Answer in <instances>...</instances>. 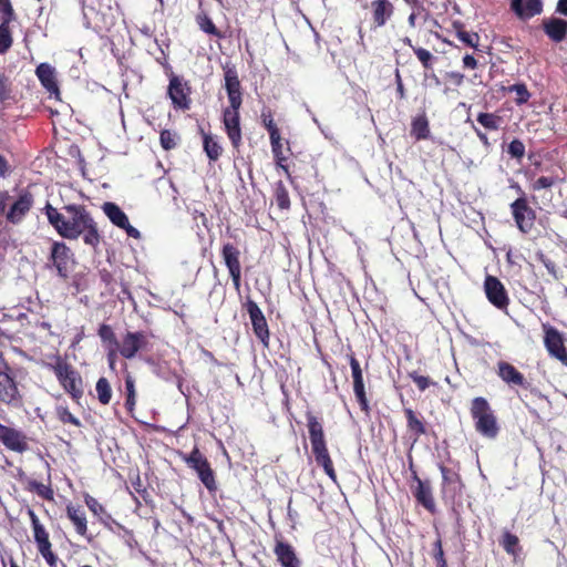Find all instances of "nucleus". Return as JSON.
I'll list each match as a JSON object with an SVG mask.
<instances>
[{
    "mask_svg": "<svg viewBox=\"0 0 567 567\" xmlns=\"http://www.w3.org/2000/svg\"><path fill=\"white\" fill-rule=\"evenodd\" d=\"M224 80L229 106L223 111V124L231 146L239 151L243 144L239 113L243 104V92L238 72L234 65L224 66Z\"/></svg>",
    "mask_w": 567,
    "mask_h": 567,
    "instance_id": "1",
    "label": "nucleus"
},
{
    "mask_svg": "<svg viewBox=\"0 0 567 567\" xmlns=\"http://www.w3.org/2000/svg\"><path fill=\"white\" fill-rule=\"evenodd\" d=\"M97 336L106 354H136L140 351H150L154 338L148 331H126L118 339L114 328L105 322L99 326Z\"/></svg>",
    "mask_w": 567,
    "mask_h": 567,
    "instance_id": "2",
    "label": "nucleus"
},
{
    "mask_svg": "<svg viewBox=\"0 0 567 567\" xmlns=\"http://www.w3.org/2000/svg\"><path fill=\"white\" fill-rule=\"evenodd\" d=\"M70 218L66 219L56 208L50 203L44 206V213L50 225L56 233L66 239H78L82 235V229L89 221H92V216L84 205L69 204L63 207Z\"/></svg>",
    "mask_w": 567,
    "mask_h": 567,
    "instance_id": "3",
    "label": "nucleus"
},
{
    "mask_svg": "<svg viewBox=\"0 0 567 567\" xmlns=\"http://www.w3.org/2000/svg\"><path fill=\"white\" fill-rule=\"evenodd\" d=\"M306 419L315 461L318 466L322 467L329 478L336 483L337 473L327 446L322 422L310 411L306 413Z\"/></svg>",
    "mask_w": 567,
    "mask_h": 567,
    "instance_id": "4",
    "label": "nucleus"
},
{
    "mask_svg": "<svg viewBox=\"0 0 567 567\" xmlns=\"http://www.w3.org/2000/svg\"><path fill=\"white\" fill-rule=\"evenodd\" d=\"M470 414L478 434L489 440L497 437L501 431L498 419L485 398L476 396L471 401Z\"/></svg>",
    "mask_w": 567,
    "mask_h": 567,
    "instance_id": "5",
    "label": "nucleus"
},
{
    "mask_svg": "<svg viewBox=\"0 0 567 567\" xmlns=\"http://www.w3.org/2000/svg\"><path fill=\"white\" fill-rule=\"evenodd\" d=\"M51 364L60 385L75 403H80L84 395V382L80 372L66 361L68 357H55Z\"/></svg>",
    "mask_w": 567,
    "mask_h": 567,
    "instance_id": "6",
    "label": "nucleus"
},
{
    "mask_svg": "<svg viewBox=\"0 0 567 567\" xmlns=\"http://www.w3.org/2000/svg\"><path fill=\"white\" fill-rule=\"evenodd\" d=\"M192 86L189 81L175 73H171L167 86V96L176 111L186 112L192 107Z\"/></svg>",
    "mask_w": 567,
    "mask_h": 567,
    "instance_id": "7",
    "label": "nucleus"
},
{
    "mask_svg": "<svg viewBox=\"0 0 567 567\" xmlns=\"http://www.w3.org/2000/svg\"><path fill=\"white\" fill-rule=\"evenodd\" d=\"M184 461L188 467L193 468L197 473L199 481L209 492L217 491L215 472L213 471L207 457L197 446H195L192 452L184 457Z\"/></svg>",
    "mask_w": 567,
    "mask_h": 567,
    "instance_id": "8",
    "label": "nucleus"
},
{
    "mask_svg": "<svg viewBox=\"0 0 567 567\" xmlns=\"http://www.w3.org/2000/svg\"><path fill=\"white\" fill-rule=\"evenodd\" d=\"M511 214L517 229L523 234H529L537 218L536 210L530 207L527 197H518L511 205Z\"/></svg>",
    "mask_w": 567,
    "mask_h": 567,
    "instance_id": "9",
    "label": "nucleus"
},
{
    "mask_svg": "<svg viewBox=\"0 0 567 567\" xmlns=\"http://www.w3.org/2000/svg\"><path fill=\"white\" fill-rule=\"evenodd\" d=\"M153 373L164 380L181 379L182 360L175 357H145Z\"/></svg>",
    "mask_w": 567,
    "mask_h": 567,
    "instance_id": "10",
    "label": "nucleus"
},
{
    "mask_svg": "<svg viewBox=\"0 0 567 567\" xmlns=\"http://www.w3.org/2000/svg\"><path fill=\"white\" fill-rule=\"evenodd\" d=\"M71 248L63 241H53L50 250L49 261L56 269L58 275L66 279L74 264Z\"/></svg>",
    "mask_w": 567,
    "mask_h": 567,
    "instance_id": "11",
    "label": "nucleus"
},
{
    "mask_svg": "<svg viewBox=\"0 0 567 567\" xmlns=\"http://www.w3.org/2000/svg\"><path fill=\"white\" fill-rule=\"evenodd\" d=\"M220 254L233 281V286L235 290L239 292L241 288V252L236 245L225 243L221 247Z\"/></svg>",
    "mask_w": 567,
    "mask_h": 567,
    "instance_id": "12",
    "label": "nucleus"
},
{
    "mask_svg": "<svg viewBox=\"0 0 567 567\" xmlns=\"http://www.w3.org/2000/svg\"><path fill=\"white\" fill-rule=\"evenodd\" d=\"M484 292L487 300L497 309L505 310L509 305V297L503 282L495 276L486 275Z\"/></svg>",
    "mask_w": 567,
    "mask_h": 567,
    "instance_id": "13",
    "label": "nucleus"
},
{
    "mask_svg": "<svg viewBox=\"0 0 567 567\" xmlns=\"http://www.w3.org/2000/svg\"><path fill=\"white\" fill-rule=\"evenodd\" d=\"M363 8L369 10L371 30L384 27L394 14V6L390 0H372Z\"/></svg>",
    "mask_w": 567,
    "mask_h": 567,
    "instance_id": "14",
    "label": "nucleus"
},
{
    "mask_svg": "<svg viewBox=\"0 0 567 567\" xmlns=\"http://www.w3.org/2000/svg\"><path fill=\"white\" fill-rule=\"evenodd\" d=\"M102 210L111 220V223L114 226L125 230L128 237L134 239L141 238L140 230L130 224L127 215L120 208L118 205L112 202H105L102 206Z\"/></svg>",
    "mask_w": 567,
    "mask_h": 567,
    "instance_id": "15",
    "label": "nucleus"
},
{
    "mask_svg": "<svg viewBox=\"0 0 567 567\" xmlns=\"http://www.w3.org/2000/svg\"><path fill=\"white\" fill-rule=\"evenodd\" d=\"M245 307L249 315L255 336L262 342L265 347H268L269 329L261 309L251 299L247 300Z\"/></svg>",
    "mask_w": 567,
    "mask_h": 567,
    "instance_id": "16",
    "label": "nucleus"
},
{
    "mask_svg": "<svg viewBox=\"0 0 567 567\" xmlns=\"http://www.w3.org/2000/svg\"><path fill=\"white\" fill-rule=\"evenodd\" d=\"M33 537L39 554L49 565V567H56L59 557L52 549V543L45 527L42 525L33 529Z\"/></svg>",
    "mask_w": 567,
    "mask_h": 567,
    "instance_id": "17",
    "label": "nucleus"
},
{
    "mask_svg": "<svg viewBox=\"0 0 567 567\" xmlns=\"http://www.w3.org/2000/svg\"><path fill=\"white\" fill-rule=\"evenodd\" d=\"M274 554L281 567H300L301 560L297 556L295 547L284 540L282 536L275 537Z\"/></svg>",
    "mask_w": 567,
    "mask_h": 567,
    "instance_id": "18",
    "label": "nucleus"
},
{
    "mask_svg": "<svg viewBox=\"0 0 567 567\" xmlns=\"http://www.w3.org/2000/svg\"><path fill=\"white\" fill-rule=\"evenodd\" d=\"M410 468L412 471V478L416 482V487L413 489V496L425 509L430 513L435 512V502L432 495V488L429 481H422L416 471L413 470V463L410 462Z\"/></svg>",
    "mask_w": 567,
    "mask_h": 567,
    "instance_id": "19",
    "label": "nucleus"
},
{
    "mask_svg": "<svg viewBox=\"0 0 567 567\" xmlns=\"http://www.w3.org/2000/svg\"><path fill=\"white\" fill-rule=\"evenodd\" d=\"M1 442L8 450L17 453H24L29 450L27 435L14 427L3 424L1 426Z\"/></svg>",
    "mask_w": 567,
    "mask_h": 567,
    "instance_id": "20",
    "label": "nucleus"
},
{
    "mask_svg": "<svg viewBox=\"0 0 567 567\" xmlns=\"http://www.w3.org/2000/svg\"><path fill=\"white\" fill-rule=\"evenodd\" d=\"M33 203V195L28 190H23L7 213V220L13 225L21 223L32 208Z\"/></svg>",
    "mask_w": 567,
    "mask_h": 567,
    "instance_id": "21",
    "label": "nucleus"
},
{
    "mask_svg": "<svg viewBox=\"0 0 567 567\" xmlns=\"http://www.w3.org/2000/svg\"><path fill=\"white\" fill-rule=\"evenodd\" d=\"M439 468L442 474V495L453 499L463 487L461 475L444 464H439Z\"/></svg>",
    "mask_w": 567,
    "mask_h": 567,
    "instance_id": "22",
    "label": "nucleus"
},
{
    "mask_svg": "<svg viewBox=\"0 0 567 567\" xmlns=\"http://www.w3.org/2000/svg\"><path fill=\"white\" fill-rule=\"evenodd\" d=\"M350 367H351L352 379H353L354 395L357 398V401H358L361 410L368 414L370 411V408H369V402H368L365 389H364L363 373H362L360 363L355 359V357H350Z\"/></svg>",
    "mask_w": 567,
    "mask_h": 567,
    "instance_id": "23",
    "label": "nucleus"
},
{
    "mask_svg": "<svg viewBox=\"0 0 567 567\" xmlns=\"http://www.w3.org/2000/svg\"><path fill=\"white\" fill-rule=\"evenodd\" d=\"M544 343L549 354H567L561 332L553 326L544 324Z\"/></svg>",
    "mask_w": 567,
    "mask_h": 567,
    "instance_id": "24",
    "label": "nucleus"
},
{
    "mask_svg": "<svg viewBox=\"0 0 567 567\" xmlns=\"http://www.w3.org/2000/svg\"><path fill=\"white\" fill-rule=\"evenodd\" d=\"M511 9L522 20H528L543 11L542 0H512Z\"/></svg>",
    "mask_w": 567,
    "mask_h": 567,
    "instance_id": "25",
    "label": "nucleus"
},
{
    "mask_svg": "<svg viewBox=\"0 0 567 567\" xmlns=\"http://www.w3.org/2000/svg\"><path fill=\"white\" fill-rule=\"evenodd\" d=\"M35 74L42 86L51 94L59 95L60 90L55 76V69L49 63H41L35 69Z\"/></svg>",
    "mask_w": 567,
    "mask_h": 567,
    "instance_id": "26",
    "label": "nucleus"
},
{
    "mask_svg": "<svg viewBox=\"0 0 567 567\" xmlns=\"http://www.w3.org/2000/svg\"><path fill=\"white\" fill-rule=\"evenodd\" d=\"M498 375L511 386L528 388V382L524 375L511 363L502 361L498 363Z\"/></svg>",
    "mask_w": 567,
    "mask_h": 567,
    "instance_id": "27",
    "label": "nucleus"
},
{
    "mask_svg": "<svg viewBox=\"0 0 567 567\" xmlns=\"http://www.w3.org/2000/svg\"><path fill=\"white\" fill-rule=\"evenodd\" d=\"M404 416L406 420V427L413 441L416 442L422 435L427 433L426 424L423 417L414 412L411 408H404Z\"/></svg>",
    "mask_w": 567,
    "mask_h": 567,
    "instance_id": "28",
    "label": "nucleus"
},
{
    "mask_svg": "<svg viewBox=\"0 0 567 567\" xmlns=\"http://www.w3.org/2000/svg\"><path fill=\"white\" fill-rule=\"evenodd\" d=\"M17 395V384L9 373L8 365H6V371L0 369V401L9 404L16 400Z\"/></svg>",
    "mask_w": 567,
    "mask_h": 567,
    "instance_id": "29",
    "label": "nucleus"
},
{
    "mask_svg": "<svg viewBox=\"0 0 567 567\" xmlns=\"http://www.w3.org/2000/svg\"><path fill=\"white\" fill-rule=\"evenodd\" d=\"M543 29L551 41L558 43L566 37L567 21L558 18H550L543 21Z\"/></svg>",
    "mask_w": 567,
    "mask_h": 567,
    "instance_id": "30",
    "label": "nucleus"
},
{
    "mask_svg": "<svg viewBox=\"0 0 567 567\" xmlns=\"http://www.w3.org/2000/svg\"><path fill=\"white\" fill-rule=\"evenodd\" d=\"M66 516L73 523L79 535L84 536L87 533V524L84 512L80 506L72 504L66 506Z\"/></svg>",
    "mask_w": 567,
    "mask_h": 567,
    "instance_id": "31",
    "label": "nucleus"
},
{
    "mask_svg": "<svg viewBox=\"0 0 567 567\" xmlns=\"http://www.w3.org/2000/svg\"><path fill=\"white\" fill-rule=\"evenodd\" d=\"M410 134L415 138V141H422L430 137L429 120L425 114L412 118Z\"/></svg>",
    "mask_w": 567,
    "mask_h": 567,
    "instance_id": "32",
    "label": "nucleus"
},
{
    "mask_svg": "<svg viewBox=\"0 0 567 567\" xmlns=\"http://www.w3.org/2000/svg\"><path fill=\"white\" fill-rule=\"evenodd\" d=\"M24 488L28 492L35 493L38 496L45 501H54V491L50 484L45 485L35 480L28 478Z\"/></svg>",
    "mask_w": 567,
    "mask_h": 567,
    "instance_id": "33",
    "label": "nucleus"
},
{
    "mask_svg": "<svg viewBox=\"0 0 567 567\" xmlns=\"http://www.w3.org/2000/svg\"><path fill=\"white\" fill-rule=\"evenodd\" d=\"M499 544L503 549L514 558H516L522 551L518 537L508 530L503 533L502 538L499 539Z\"/></svg>",
    "mask_w": 567,
    "mask_h": 567,
    "instance_id": "34",
    "label": "nucleus"
},
{
    "mask_svg": "<svg viewBox=\"0 0 567 567\" xmlns=\"http://www.w3.org/2000/svg\"><path fill=\"white\" fill-rule=\"evenodd\" d=\"M203 147L207 157L212 162H216L221 156L223 147L213 138L212 135L205 132H203Z\"/></svg>",
    "mask_w": 567,
    "mask_h": 567,
    "instance_id": "35",
    "label": "nucleus"
},
{
    "mask_svg": "<svg viewBox=\"0 0 567 567\" xmlns=\"http://www.w3.org/2000/svg\"><path fill=\"white\" fill-rule=\"evenodd\" d=\"M82 236L85 245L93 248H96L100 245L102 237L93 218L92 221H89L85 227H83Z\"/></svg>",
    "mask_w": 567,
    "mask_h": 567,
    "instance_id": "36",
    "label": "nucleus"
},
{
    "mask_svg": "<svg viewBox=\"0 0 567 567\" xmlns=\"http://www.w3.org/2000/svg\"><path fill=\"white\" fill-rule=\"evenodd\" d=\"M196 23L203 32L209 35L216 37L218 39H221L224 37L220 30L217 29V27L214 24L213 20L208 17L206 12H200L196 16Z\"/></svg>",
    "mask_w": 567,
    "mask_h": 567,
    "instance_id": "37",
    "label": "nucleus"
},
{
    "mask_svg": "<svg viewBox=\"0 0 567 567\" xmlns=\"http://www.w3.org/2000/svg\"><path fill=\"white\" fill-rule=\"evenodd\" d=\"M412 51L422 64L425 75H427L429 71H433V66L437 61V58L434 54L422 47H412Z\"/></svg>",
    "mask_w": 567,
    "mask_h": 567,
    "instance_id": "38",
    "label": "nucleus"
},
{
    "mask_svg": "<svg viewBox=\"0 0 567 567\" xmlns=\"http://www.w3.org/2000/svg\"><path fill=\"white\" fill-rule=\"evenodd\" d=\"M476 121L488 131H497L501 128L503 117L496 113H478Z\"/></svg>",
    "mask_w": 567,
    "mask_h": 567,
    "instance_id": "39",
    "label": "nucleus"
},
{
    "mask_svg": "<svg viewBox=\"0 0 567 567\" xmlns=\"http://www.w3.org/2000/svg\"><path fill=\"white\" fill-rule=\"evenodd\" d=\"M95 391L97 394V400L101 404L107 405L111 402L112 388L106 378L101 377L97 380V382L95 384Z\"/></svg>",
    "mask_w": 567,
    "mask_h": 567,
    "instance_id": "40",
    "label": "nucleus"
},
{
    "mask_svg": "<svg viewBox=\"0 0 567 567\" xmlns=\"http://www.w3.org/2000/svg\"><path fill=\"white\" fill-rule=\"evenodd\" d=\"M274 196L279 209L286 210L290 208L289 193L281 181L276 183Z\"/></svg>",
    "mask_w": 567,
    "mask_h": 567,
    "instance_id": "41",
    "label": "nucleus"
},
{
    "mask_svg": "<svg viewBox=\"0 0 567 567\" xmlns=\"http://www.w3.org/2000/svg\"><path fill=\"white\" fill-rule=\"evenodd\" d=\"M260 118H261V123H262L264 127L267 130V132L269 134V138L280 134V131H279L277 124L275 123L274 113H272L271 109L264 107L261 110Z\"/></svg>",
    "mask_w": 567,
    "mask_h": 567,
    "instance_id": "42",
    "label": "nucleus"
},
{
    "mask_svg": "<svg viewBox=\"0 0 567 567\" xmlns=\"http://www.w3.org/2000/svg\"><path fill=\"white\" fill-rule=\"evenodd\" d=\"M509 93H515V103L523 105L530 99V92L528 91L525 83H515L508 87H504Z\"/></svg>",
    "mask_w": 567,
    "mask_h": 567,
    "instance_id": "43",
    "label": "nucleus"
},
{
    "mask_svg": "<svg viewBox=\"0 0 567 567\" xmlns=\"http://www.w3.org/2000/svg\"><path fill=\"white\" fill-rule=\"evenodd\" d=\"M10 23H4L1 21L0 23V53H6L12 45V35L10 31Z\"/></svg>",
    "mask_w": 567,
    "mask_h": 567,
    "instance_id": "44",
    "label": "nucleus"
},
{
    "mask_svg": "<svg viewBox=\"0 0 567 567\" xmlns=\"http://www.w3.org/2000/svg\"><path fill=\"white\" fill-rule=\"evenodd\" d=\"M269 140L274 157H277L278 155L281 156L291 152L289 141L285 142L286 148L284 147V141L280 134L272 136Z\"/></svg>",
    "mask_w": 567,
    "mask_h": 567,
    "instance_id": "45",
    "label": "nucleus"
},
{
    "mask_svg": "<svg viewBox=\"0 0 567 567\" xmlns=\"http://www.w3.org/2000/svg\"><path fill=\"white\" fill-rule=\"evenodd\" d=\"M55 412L59 421H61L63 424L69 423L76 427L82 425L81 421L70 412L68 406L59 405L56 406Z\"/></svg>",
    "mask_w": 567,
    "mask_h": 567,
    "instance_id": "46",
    "label": "nucleus"
},
{
    "mask_svg": "<svg viewBox=\"0 0 567 567\" xmlns=\"http://www.w3.org/2000/svg\"><path fill=\"white\" fill-rule=\"evenodd\" d=\"M432 557L436 564V567H447V561L445 559L442 539L440 536L433 543Z\"/></svg>",
    "mask_w": 567,
    "mask_h": 567,
    "instance_id": "47",
    "label": "nucleus"
},
{
    "mask_svg": "<svg viewBox=\"0 0 567 567\" xmlns=\"http://www.w3.org/2000/svg\"><path fill=\"white\" fill-rule=\"evenodd\" d=\"M177 134L171 130H163L159 134V143L161 146L165 151H169L176 147L177 142Z\"/></svg>",
    "mask_w": 567,
    "mask_h": 567,
    "instance_id": "48",
    "label": "nucleus"
},
{
    "mask_svg": "<svg viewBox=\"0 0 567 567\" xmlns=\"http://www.w3.org/2000/svg\"><path fill=\"white\" fill-rule=\"evenodd\" d=\"M274 161H275V164L277 166V168L281 169L284 172V174L286 175L287 179L293 184L295 183V178H297V176L293 175V171L290 169V166L288 164V156L287 154L285 155H281V156H277V157H274Z\"/></svg>",
    "mask_w": 567,
    "mask_h": 567,
    "instance_id": "49",
    "label": "nucleus"
},
{
    "mask_svg": "<svg viewBox=\"0 0 567 567\" xmlns=\"http://www.w3.org/2000/svg\"><path fill=\"white\" fill-rule=\"evenodd\" d=\"M456 37L464 44L476 49L480 43V35L475 32H467L465 30H457Z\"/></svg>",
    "mask_w": 567,
    "mask_h": 567,
    "instance_id": "50",
    "label": "nucleus"
},
{
    "mask_svg": "<svg viewBox=\"0 0 567 567\" xmlns=\"http://www.w3.org/2000/svg\"><path fill=\"white\" fill-rule=\"evenodd\" d=\"M16 19V13L10 0H0V21L10 23Z\"/></svg>",
    "mask_w": 567,
    "mask_h": 567,
    "instance_id": "51",
    "label": "nucleus"
},
{
    "mask_svg": "<svg viewBox=\"0 0 567 567\" xmlns=\"http://www.w3.org/2000/svg\"><path fill=\"white\" fill-rule=\"evenodd\" d=\"M558 182V177L556 176H540L538 177L530 186L534 192H538L540 189L551 188Z\"/></svg>",
    "mask_w": 567,
    "mask_h": 567,
    "instance_id": "52",
    "label": "nucleus"
},
{
    "mask_svg": "<svg viewBox=\"0 0 567 567\" xmlns=\"http://www.w3.org/2000/svg\"><path fill=\"white\" fill-rule=\"evenodd\" d=\"M507 153L513 158H516V159L520 161L524 157V155H525V145H524V143L520 140H518V138L513 140L509 143V145H508Z\"/></svg>",
    "mask_w": 567,
    "mask_h": 567,
    "instance_id": "53",
    "label": "nucleus"
},
{
    "mask_svg": "<svg viewBox=\"0 0 567 567\" xmlns=\"http://www.w3.org/2000/svg\"><path fill=\"white\" fill-rule=\"evenodd\" d=\"M126 406L131 409L135 404V385L133 378L128 374L125 378Z\"/></svg>",
    "mask_w": 567,
    "mask_h": 567,
    "instance_id": "54",
    "label": "nucleus"
},
{
    "mask_svg": "<svg viewBox=\"0 0 567 567\" xmlns=\"http://www.w3.org/2000/svg\"><path fill=\"white\" fill-rule=\"evenodd\" d=\"M409 377L413 380L420 391L426 390L431 384H435L427 377L419 374L416 371L410 372Z\"/></svg>",
    "mask_w": 567,
    "mask_h": 567,
    "instance_id": "55",
    "label": "nucleus"
},
{
    "mask_svg": "<svg viewBox=\"0 0 567 567\" xmlns=\"http://www.w3.org/2000/svg\"><path fill=\"white\" fill-rule=\"evenodd\" d=\"M10 82L3 73H0V102L8 100L10 97Z\"/></svg>",
    "mask_w": 567,
    "mask_h": 567,
    "instance_id": "56",
    "label": "nucleus"
},
{
    "mask_svg": "<svg viewBox=\"0 0 567 567\" xmlns=\"http://www.w3.org/2000/svg\"><path fill=\"white\" fill-rule=\"evenodd\" d=\"M85 504L86 506L89 507V509L94 514V515H101L102 513L105 512L104 507L102 504L99 503V501L96 498H94L93 496H90V495H86L85 496Z\"/></svg>",
    "mask_w": 567,
    "mask_h": 567,
    "instance_id": "57",
    "label": "nucleus"
},
{
    "mask_svg": "<svg viewBox=\"0 0 567 567\" xmlns=\"http://www.w3.org/2000/svg\"><path fill=\"white\" fill-rule=\"evenodd\" d=\"M445 79L454 86L458 87L464 84L465 75L458 71H450L445 73Z\"/></svg>",
    "mask_w": 567,
    "mask_h": 567,
    "instance_id": "58",
    "label": "nucleus"
},
{
    "mask_svg": "<svg viewBox=\"0 0 567 567\" xmlns=\"http://www.w3.org/2000/svg\"><path fill=\"white\" fill-rule=\"evenodd\" d=\"M395 82H396V93H398L399 99H401V100L405 99V89L402 83V79H401L399 70H396V72H395Z\"/></svg>",
    "mask_w": 567,
    "mask_h": 567,
    "instance_id": "59",
    "label": "nucleus"
},
{
    "mask_svg": "<svg viewBox=\"0 0 567 567\" xmlns=\"http://www.w3.org/2000/svg\"><path fill=\"white\" fill-rule=\"evenodd\" d=\"M477 64H478V62L473 55H471V54L464 55V58H463V66L464 68L476 69Z\"/></svg>",
    "mask_w": 567,
    "mask_h": 567,
    "instance_id": "60",
    "label": "nucleus"
},
{
    "mask_svg": "<svg viewBox=\"0 0 567 567\" xmlns=\"http://www.w3.org/2000/svg\"><path fill=\"white\" fill-rule=\"evenodd\" d=\"M99 275H100L101 281L103 284H105L106 286H110L114 280L112 274L106 269H101L99 271Z\"/></svg>",
    "mask_w": 567,
    "mask_h": 567,
    "instance_id": "61",
    "label": "nucleus"
},
{
    "mask_svg": "<svg viewBox=\"0 0 567 567\" xmlns=\"http://www.w3.org/2000/svg\"><path fill=\"white\" fill-rule=\"evenodd\" d=\"M28 516L30 518L32 529L42 526L38 515L34 513L33 509H31V508L28 509Z\"/></svg>",
    "mask_w": 567,
    "mask_h": 567,
    "instance_id": "62",
    "label": "nucleus"
},
{
    "mask_svg": "<svg viewBox=\"0 0 567 567\" xmlns=\"http://www.w3.org/2000/svg\"><path fill=\"white\" fill-rule=\"evenodd\" d=\"M474 132L476 133V136L478 137V140L482 142V144L486 147H488L491 144H489V141H488V137L487 135L482 132L480 128H477L475 125H472Z\"/></svg>",
    "mask_w": 567,
    "mask_h": 567,
    "instance_id": "63",
    "label": "nucleus"
},
{
    "mask_svg": "<svg viewBox=\"0 0 567 567\" xmlns=\"http://www.w3.org/2000/svg\"><path fill=\"white\" fill-rule=\"evenodd\" d=\"M10 169L9 162L7 158L2 155H0V178L4 177Z\"/></svg>",
    "mask_w": 567,
    "mask_h": 567,
    "instance_id": "64",
    "label": "nucleus"
}]
</instances>
